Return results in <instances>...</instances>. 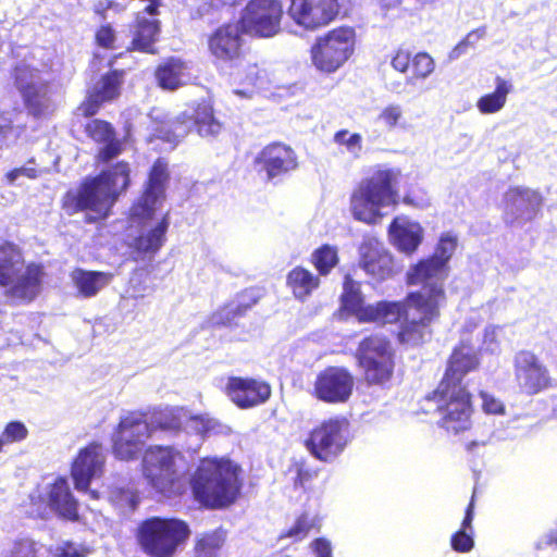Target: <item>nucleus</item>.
Returning a JSON list of instances; mask_svg holds the SVG:
<instances>
[{
	"mask_svg": "<svg viewBox=\"0 0 557 557\" xmlns=\"http://www.w3.org/2000/svg\"><path fill=\"white\" fill-rule=\"evenodd\" d=\"M129 185L131 166L122 160L97 175L85 177L77 188L66 190L60 207L67 215L85 212V223H96L111 215L114 205Z\"/></svg>",
	"mask_w": 557,
	"mask_h": 557,
	"instance_id": "f257e3e1",
	"label": "nucleus"
},
{
	"mask_svg": "<svg viewBox=\"0 0 557 557\" xmlns=\"http://www.w3.org/2000/svg\"><path fill=\"white\" fill-rule=\"evenodd\" d=\"M240 471L228 458H202L190 480L194 498L207 509L230 507L240 495Z\"/></svg>",
	"mask_w": 557,
	"mask_h": 557,
	"instance_id": "f03ea898",
	"label": "nucleus"
},
{
	"mask_svg": "<svg viewBox=\"0 0 557 557\" xmlns=\"http://www.w3.org/2000/svg\"><path fill=\"white\" fill-rule=\"evenodd\" d=\"M401 170L377 164L362 178L350 195V211L355 220L372 225L382 220V207H397L400 202L398 184Z\"/></svg>",
	"mask_w": 557,
	"mask_h": 557,
	"instance_id": "7ed1b4c3",
	"label": "nucleus"
},
{
	"mask_svg": "<svg viewBox=\"0 0 557 557\" xmlns=\"http://www.w3.org/2000/svg\"><path fill=\"white\" fill-rule=\"evenodd\" d=\"M23 264V253L17 245L7 240L0 243V286L7 287V297L29 304L41 293L46 272L44 264L29 262L18 275Z\"/></svg>",
	"mask_w": 557,
	"mask_h": 557,
	"instance_id": "20e7f679",
	"label": "nucleus"
},
{
	"mask_svg": "<svg viewBox=\"0 0 557 557\" xmlns=\"http://www.w3.org/2000/svg\"><path fill=\"white\" fill-rule=\"evenodd\" d=\"M190 534V528L185 520L152 516L138 523L135 540L148 557H174Z\"/></svg>",
	"mask_w": 557,
	"mask_h": 557,
	"instance_id": "39448f33",
	"label": "nucleus"
},
{
	"mask_svg": "<svg viewBox=\"0 0 557 557\" xmlns=\"http://www.w3.org/2000/svg\"><path fill=\"white\" fill-rule=\"evenodd\" d=\"M424 400L434 406L437 425L447 433L458 435L472 428L473 396L468 386L438 382Z\"/></svg>",
	"mask_w": 557,
	"mask_h": 557,
	"instance_id": "423d86ee",
	"label": "nucleus"
},
{
	"mask_svg": "<svg viewBox=\"0 0 557 557\" xmlns=\"http://www.w3.org/2000/svg\"><path fill=\"white\" fill-rule=\"evenodd\" d=\"M223 128V123L215 114L214 101L208 97L195 101L190 106V112L184 111L174 120L161 124L157 136L163 141L176 145L191 129L202 138H215Z\"/></svg>",
	"mask_w": 557,
	"mask_h": 557,
	"instance_id": "0eeeda50",
	"label": "nucleus"
},
{
	"mask_svg": "<svg viewBox=\"0 0 557 557\" xmlns=\"http://www.w3.org/2000/svg\"><path fill=\"white\" fill-rule=\"evenodd\" d=\"M182 453L170 445H150L144 450L141 473L159 494L173 497L182 494L178 463Z\"/></svg>",
	"mask_w": 557,
	"mask_h": 557,
	"instance_id": "6e6552de",
	"label": "nucleus"
},
{
	"mask_svg": "<svg viewBox=\"0 0 557 557\" xmlns=\"http://www.w3.org/2000/svg\"><path fill=\"white\" fill-rule=\"evenodd\" d=\"M349 422L345 417H331L313 426L307 438L305 447L322 462L334 461L348 444Z\"/></svg>",
	"mask_w": 557,
	"mask_h": 557,
	"instance_id": "1a4fd4ad",
	"label": "nucleus"
},
{
	"mask_svg": "<svg viewBox=\"0 0 557 557\" xmlns=\"http://www.w3.org/2000/svg\"><path fill=\"white\" fill-rule=\"evenodd\" d=\"M152 429L141 411H131L121 417L112 433V454L124 461L137 459L144 445L151 437Z\"/></svg>",
	"mask_w": 557,
	"mask_h": 557,
	"instance_id": "9d476101",
	"label": "nucleus"
},
{
	"mask_svg": "<svg viewBox=\"0 0 557 557\" xmlns=\"http://www.w3.org/2000/svg\"><path fill=\"white\" fill-rule=\"evenodd\" d=\"M355 45V32L342 27L320 38L311 49L317 70H338L351 55Z\"/></svg>",
	"mask_w": 557,
	"mask_h": 557,
	"instance_id": "9b49d317",
	"label": "nucleus"
},
{
	"mask_svg": "<svg viewBox=\"0 0 557 557\" xmlns=\"http://www.w3.org/2000/svg\"><path fill=\"white\" fill-rule=\"evenodd\" d=\"M355 384V375L348 368L327 366L317 374L312 395L326 404H345L351 398Z\"/></svg>",
	"mask_w": 557,
	"mask_h": 557,
	"instance_id": "f8f14e48",
	"label": "nucleus"
},
{
	"mask_svg": "<svg viewBox=\"0 0 557 557\" xmlns=\"http://www.w3.org/2000/svg\"><path fill=\"white\" fill-rule=\"evenodd\" d=\"M283 7L280 0H250L242 15V28L259 37H272L280 30Z\"/></svg>",
	"mask_w": 557,
	"mask_h": 557,
	"instance_id": "ddd939ff",
	"label": "nucleus"
},
{
	"mask_svg": "<svg viewBox=\"0 0 557 557\" xmlns=\"http://www.w3.org/2000/svg\"><path fill=\"white\" fill-rule=\"evenodd\" d=\"M224 394L242 410L264 405L272 396L269 382L252 376L232 375L227 377Z\"/></svg>",
	"mask_w": 557,
	"mask_h": 557,
	"instance_id": "4468645a",
	"label": "nucleus"
},
{
	"mask_svg": "<svg viewBox=\"0 0 557 557\" xmlns=\"http://www.w3.org/2000/svg\"><path fill=\"white\" fill-rule=\"evenodd\" d=\"M171 173L165 158H158L152 163L140 200L133 205L132 215L139 220H150L154 215L158 199L165 195Z\"/></svg>",
	"mask_w": 557,
	"mask_h": 557,
	"instance_id": "2eb2a0df",
	"label": "nucleus"
},
{
	"mask_svg": "<svg viewBox=\"0 0 557 557\" xmlns=\"http://www.w3.org/2000/svg\"><path fill=\"white\" fill-rule=\"evenodd\" d=\"M337 0H290L288 16L306 29L327 25L338 14Z\"/></svg>",
	"mask_w": 557,
	"mask_h": 557,
	"instance_id": "dca6fc26",
	"label": "nucleus"
},
{
	"mask_svg": "<svg viewBox=\"0 0 557 557\" xmlns=\"http://www.w3.org/2000/svg\"><path fill=\"white\" fill-rule=\"evenodd\" d=\"M515 376L519 387L528 395H535L553 385L547 368L531 351L522 350L515 359Z\"/></svg>",
	"mask_w": 557,
	"mask_h": 557,
	"instance_id": "f3484780",
	"label": "nucleus"
},
{
	"mask_svg": "<svg viewBox=\"0 0 557 557\" xmlns=\"http://www.w3.org/2000/svg\"><path fill=\"white\" fill-rule=\"evenodd\" d=\"M259 171L265 173L268 181L282 177L298 168V158L295 150L282 141L265 145L255 158Z\"/></svg>",
	"mask_w": 557,
	"mask_h": 557,
	"instance_id": "a211bd4d",
	"label": "nucleus"
},
{
	"mask_svg": "<svg viewBox=\"0 0 557 557\" xmlns=\"http://www.w3.org/2000/svg\"><path fill=\"white\" fill-rule=\"evenodd\" d=\"M480 356L470 341H460L449 354L443 376L438 382L467 386L463 379L467 374L479 370Z\"/></svg>",
	"mask_w": 557,
	"mask_h": 557,
	"instance_id": "6ab92c4d",
	"label": "nucleus"
},
{
	"mask_svg": "<svg viewBox=\"0 0 557 557\" xmlns=\"http://www.w3.org/2000/svg\"><path fill=\"white\" fill-rule=\"evenodd\" d=\"M124 72H106L88 89L86 98L78 110L84 117H92L101 107L119 98Z\"/></svg>",
	"mask_w": 557,
	"mask_h": 557,
	"instance_id": "aec40b11",
	"label": "nucleus"
},
{
	"mask_svg": "<svg viewBox=\"0 0 557 557\" xmlns=\"http://www.w3.org/2000/svg\"><path fill=\"white\" fill-rule=\"evenodd\" d=\"M104 462L106 457L100 443L91 442L82 448L71 468L75 488L77 491H87L91 480L102 474Z\"/></svg>",
	"mask_w": 557,
	"mask_h": 557,
	"instance_id": "412c9836",
	"label": "nucleus"
},
{
	"mask_svg": "<svg viewBox=\"0 0 557 557\" xmlns=\"http://www.w3.org/2000/svg\"><path fill=\"white\" fill-rule=\"evenodd\" d=\"M359 265L373 280L382 282L394 274V259L382 243L363 240L359 248Z\"/></svg>",
	"mask_w": 557,
	"mask_h": 557,
	"instance_id": "4be33fe9",
	"label": "nucleus"
},
{
	"mask_svg": "<svg viewBox=\"0 0 557 557\" xmlns=\"http://www.w3.org/2000/svg\"><path fill=\"white\" fill-rule=\"evenodd\" d=\"M406 308L418 314V319L429 324L435 323L441 317V308L446 301L445 287L434 285L426 290L409 292L406 297Z\"/></svg>",
	"mask_w": 557,
	"mask_h": 557,
	"instance_id": "5701e85b",
	"label": "nucleus"
},
{
	"mask_svg": "<svg viewBox=\"0 0 557 557\" xmlns=\"http://www.w3.org/2000/svg\"><path fill=\"white\" fill-rule=\"evenodd\" d=\"M388 235L398 251L410 256L421 245L424 232L419 222L410 221L405 215H398L391 222Z\"/></svg>",
	"mask_w": 557,
	"mask_h": 557,
	"instance_id": "b1692460",
	"label": "nucleus"
},
{
	"mask_svg": "<svg viewBox=\"0 0 557 557\" xmlns=\"http://www.w3.org/2000/svg\"><path fill=\"white\" fill-rule=\"evenodd\" d=\"M242 24H226L215 30L209 40L212 54L221 61H234L242 53Z\"/></svg>",
	"mask_w": 557,
	"mask_h": 557,
	"instance_id": "393cba45",
	"label": "nucleus"
},
{
	"mask_svg": "<svg viewBox=\"0 0 557 557\" xmlns=\"http://www.w3.org/2000/svg\"><path fill=\"white\" fill-rule=\"evenodd\" d=\"M449 267L425 257L412 264L406 273L407 285H421L422 290L432 288L434 285H443L448 277Z\"/></svg>",
	"mask_w": 557,
	"mask_h": 557,
	"instance_id": "a878e982",
	"label": "nucleus"
},
{
	"mask_svg": "<svg viewBox=\"0 0 557 557\" xmlns=\"http://www.w3.org/2000/svg\"><path fill=\"white\" fill-rule=\"evenodd\" d=\"M48 505L62 519L76 522L79 520L78 502L71 493L67 481L57 478L48 490Z\"/></svg>",
	"mask_w": 557,
	"mask_h": 557,
	"instance_id": "bb28decb",
	"label": "nucleus"
},
{
	"mask_svg": "<svg viewBox=\"0 0 557 557\" xmlns=\"http://www.w3.org/2000/svg\"><path fill=\"white\" fill-rule=\"evenodd\" d=\"M355 357L357 364L396 359V351L391 339L382 333H371L358 343Z\"/></svg>",
	"mask_w": 557,
	"mask_h": 557,
	"instance_id": "cd10ccee",
	"label": "nucleus"
},
{
	"mask_svg": "<svg viewBox=\"0 0 557 557\" xmlns=\"http://www.w3.org/2000/svg\"><path fill=\"white\" fill-rule=\"evenodd\" d=\"M169 226V216L165 214L154 227L133 238L129 244L131 251L141 259L153 258L166 242Z\"/></svg>",
	"mask_w": 557,
	"mask_h": 557,
	"instance_id": "c85d7f7f",
	"label": "nucleus"
},
{
	"mask_svg": "<svg viewBox=\"0 0 557 557\" xmlns=\"http://www.w3.org/2000/svg\"><path fill=\"white\" fill-rule=\"evenodd\" d=\"M370 304L367 305L359 282L346 274L343 280V290L339 296V310L356 318L359 323H364Z\"/></svg>",
	"mask_w": 557,
	"mask_h": 557,
	"instance_id": "c756f323",
	"label": "nucleus"
},
{
	"mask_svg": "<svg viewBox=\"0 0 557 557\" xmlns=\"http://www.w3.org/2000/svg\"><path fill=\"white\" fill-rule=\"evenodd\" d=\"M147 13L139 12L133 27L132 45L135 50L152 52V47L160 35V21L156 16H146Z\"/></svg>",
	"mask_w": 557,
	"mask_h": 557,
	"instance_id": "7c9ffc66",
	"label": "nucleus"
},
{
	"mask_svg": "<svg viewBox=\"0 0 557 557\" xmlns=\"http://www.w3.org/2000/svg\"><path fill=\"white\" fill-rule=\"evenodd\" d=\"M113 278V274L102 271H87L75 269L72 281L81 296L91 298L106 287Z\"/></svg>",
	"mask_w": 557,
	"mask_h": 557,
	"instance_id": "2f4dec72",
	"label": "nucleus"
},
{
	"mask_svg": "<svg viewBox=\"0 0 557 557\" xmlns=\"http://www.w3.org/2000/svg\"><path fill=\"white\" fill-rule=\"evenodd\" d=\"M407 317L406 301L380 300L370 304L369 312L364 323L380 325L395 324Z\"/></svg>",
	"mask_w": 557,
	"mask_h": 557,
	"instance_id": "473e14b6",
	"label": "nucleus"
},
{
	"mask_svg": "<svg viewBox=\"0 0 557 557\" xmlns=\"http://www.w3.org/2000/svg\"><path fill=\"white\" fill-rule=\"evenodd\" d=\"M286 286L296 299L306 300L320 286L319 275L310 270L297 265L286 275Z\"/></svg>",
	"mask_w": 557,
	"mask_h": 557,
	"instance_id": "72a5a7b5",
	"label": "nucleus"
},
{
	"mask_svg": "<svg viewBox=\"0 0 557 557\" xmlns=\"http://www.w3.org/2000/svg\"><path fill=\"white\" fill-rule=\"evenodd\" d=\"M432 325L419 319H406L398 327L396 339L405 347H418L432 338Z\"/></svg>",
	"mask_w": 557,
	"mask_h": 557,
	"instance_id": "f704fd0d",
	"label": "nucleus"
},
{
	"mask_svg": "<svg viewBox=\"0 0 557 557\" xmlns=\"http://www.w3.org/2000/svg\"><path fill=\"white\" fill-rule=\"evenodd\" d=\"M363 381L368 386L386 387L394 377L396 359L373 361L359 364Z\"/></svg>",
	"mask_w": 557,
	"mask_h": 557,
	"instance_id": "c9c22d12",
	"label": "nucleus"
},
{
	"mask_svg": "<svg viewBox=\"0 0 557 557\" xmlns=\"http://www.w3.org/2000/svg\"><path fill=\"white\" fill-rule=\"evenodd\" d=\"M255 302V300L250 302L231 300L212 312L211 321L215 326H235L238 324L239 319L247 314Z\"/></svg>",
	"mask_w": 557,
	"mask_h": 557,
	"instance_id": "e433bc0d",
	"label": "nucleus"
},
{
	"mask_svg": "<svg viewBox=\"0 0 557 557\" xmlns=\"http://www.w3.org/2000/svg\"><path fill=\"white\" fill-rule=\"evenodd\" d=\"M507 200L511 206L524 207L528 211L527 220L535 218L543 203V197L539 191L520 186L510 187L508 189Z\"/></svg>",
	"mask_w": 557,
	"mask_h": 557,
	"instance_id": "4c0bfd02",
	"label": "nucleus"
},
{
	"mask_svg": "<svg viewBox=\"0 0 557 557\" xmlns=\"http://www.w3.org/2000/svg\"><path fill=\"white\" fill-rule=\"evenodd\" d=\"M510 82L497 76L496 88L493 92L482 96L476 107L482 114H492L502 110L506 103L507 95L511 90Z\"/></svg>",
	"mask_w": 557,
	"mask_h": 557,
	"instance_id": "58836bf2",
	"label": "nucleus"
},
{
	"mask_svg": "<svg viewBox=\"0 0 557 557\" xmlns=\"http://www.w3.org/2000/svg\"><path fill=\"white\" fill-rule=\"evenodd\" d=\"M319 520L309 512H301L295 518L293 524L282 531L278 539H290L293 542H300L309 536L311 532H319Z\"/></svg>",
	"mask_w": 557,
	"mask_h": 557,
	"instance_id": "ea45409f",
	"label": "nucleus"
},
{
	"mask_svg": "<svg viewBox=\"0 0 557 557\" xmlns=\"http://www.w3.org/2000/svg\"><path fill=\"white\" fill-rule=\"evenodd\" d=\"M391 64L394 70H434V60L426 52H417L411 54L410 51L398 49L392 58Z\"/></svg>",
	"mask_w": 557,
	"mask_h": 557,
	"instance_id": "a19ab883",
	"label": "nucleus"
},
{
	"mask_svg": "<svg viewBox=\"0 0 557 557\" xmlns=\"http://www.w3.org/2000/svg\"><path fill=\"white\" fill-rule=\"evenodd\" d=\"M224 543L222 530L205 532L195 542L194 557H220Z\"/></svg>",
	"mask_w": 557,
	"mask_h": 557,
	"instance_id": "79ce46f5",
	"label": "nucleus"
},
{
	"mask_svg": "<svg viewBox=\"0 0 557 557\" xmlns=\"http://www.w3.org/2000/svg\"><path fill=\"white\" fill-rule=\"evenodd\" d=\"M339 261L338 250L335 246L324 244L313 250L311 263L319 275L326 276L337 265Z\"/></svg>",
	"mask_w": 557,
	"mask_h": 557,
	"instance_id": "37998d69",
	"label": "nucleus"
},
{
	"mask_svg": "<svg viewBox=\"0 0 557 557\" xmlns=\"http://www.w3.org/2000/svg\"><path fill=\"white\" fill-rule=\"evenodd\" d=\"M85 134L95 143L101 144L116 135L113 125L101 119H92L84 126Z\"/></svg>",
	"mask_w": 557,
	"mask_h": 557,
	"instance_id": "c03bdc74",
	"label": "nucleus"
},
{
	"mask_svg": "<svg viewBox=\"0 0 557 557\" xmlns=\"http://www.w3.org/2000/svg\"><path fill=\"white\" fill-rule=\"evenodd\" d=\"M41 546L32 537L15 539L3 557H40Z\"/></svg>",
	"mask_w": 557,
	"mask_h": 557,
	"instance_id": "a18cd8bd",
	"label": "nucleus"
},
{
	"mask_svg": "<svg viewBox=\"0 0 557 557\" xmlns=\"http://www.w3.org/2000/svg\"><path fill=\"white\" fill-rule=\"evenodd\" d=\"M194 431L202 437L216 435L223 432V424L206 414H195L190 417Z\"/></svg>",
	"mask_w": 557,
	"mask_h": 557,
	"instance_id": "49530a36",
	"label": "nucleus"
},
{
	"mask_svg": "<svg viewBox=\"0 0 557 557\" xmlns=\"http://www.w3.org/2000/svg\"><path fill=\"white\" fill-rule=\"evenodd\" d=\"M288 471L295 474L294 486L300 488H307L318 474V471L311 468L304 459L294 461Z\"/></svg>",
	"mask_w": 557,
	"mask_h": 557,
	"instance_id": "de8ad7c7",
	"label": "nucleus"
},
{
	"mask_svg": "<svg viewBox=\"0 0 557 557\" xmlns=\"http://www.w3.org/2000/svg\"><path fill=\"white\" fill-rule=\"evenodd\" d=\"M333 140L336 145L345 147L355 157H359L362 151V136L359 133L339 129L334 134Z\"/></svg>",
	"mask_w": 557,
	"mask_h": 557,
	"instance_id": "09e8293b",
	"label": "nucleus"
},
{
	"mask_svg": "<svg viewBox=\"0 0 557 557\" xmlns=\"http://www.w3.org/2000/svg\"><path fill=\"white\" fill-rule=\"evenodd\" d=\"M457 239L448 234L442 235L435 246L433 253L430 256L434 260L449 267V260L456 250Z\"/></svg>",
	"mask_w": 557,
	"mask_h": 557,
	"instance_id": "8fccbe9b",
	"label": "nucleus"
},
{
	"mask_svg": "<svg viewBox=\"0 0 557 557\" xmlns=\"http://www.w3.org/2000/svg\"><path fill=\"white\" fill-rule=\"evenodd\" d=\"M111 498L115 506L125 511L136 510L140 502L138 492L123 487H119L112 491Z\"/></svg>",
	"mask_w": 557,
	"mask_h": 557,
	"instance_id": "3c124183",
	"label": "nucleus"
},
{
	"mask_svg": "<svg viewBox=\"0 0 557 557\" xmlns=\"http://www.w3.org/2000/svg\"><path fill=\"white\" fill-rule=\"evenodd\" d=\"M158 86L166 91H174L187 84L182 77V72H156Z\"/></svg>",
	"mask_w": 557,
	"mask_h": 557,
	"instance_id": "603ef678",
	"label": "nucleus"
},
{
	"mask_svg": "<svg viewBox=\"0 0 557 557\" xmlns=\"http://www.w3.org/2000/svg\"><path fill=\"white\" fill-rule=\"evenodd\" d=\"M89 554V547L76 545L72 541H65L54 552H51L48 557H87Z\"/></svg>",
	"mask_w": 557,
	"mask_h": 557,
	"instance_id": "864d4df0",
	"label": "nucleus"
},
{
	"mask_svg": "<svg viewBox=\"0 0 557 557\" xmlns=\"http://www.w3.org/2000/svg\"><path fill=\"white\" fill-rule=\"evenodd\" d=\"M459 529L450 537V546L457 553H469L474 547L472 531Z\"/></svg>",
	"mask_w": 557,
	"mask_h": 557,
	"instance_id": "5fc2aeb1",
	"label": "nucleus"
},
{
	"mask_svg": "<svg viewBox=\"0 0 557 557\" xmlns=\"http://www.w3.org/2000/svg\"><path fill=\"white\" fill-rule=\"evenodd\" d=\"M1 434L8 444H13L24 441L28 436V430L21 421H10L5 424Z\"/></svg>",
	"mask_w": 557,
	"mask_h": 557,
	"instance_id": "6e6d98bb",
	"label": "nucleus"
},
{
	"mask_svg": "<svg viewBox=\"0 0 557 557\" xmlns=\"http://www.w3.org/2000/svg\"><path fill=\"white\" fill-rule=\"evenodd\" d=\"M104 146L99 149L97 160L101 163H108L116 158L123 150L122 143L116 138V135L102 143Z\"/></svg>",
	"mask_w": 557,
	"mask_h": 557,
	"instance_id": "4d7b16f0",
	"label": "nucleus"
},
{
	"mask_svg": "<svg viewBox=\"0 0 557 557\" xmlns=\"http://www.w3.org/2000/svg\"><path fill=\"white\" fill-rule=\"evenodd\" d=\"M479 396L482 399V410L487 414H503L505 413V405L494 395L481 391Z\"/></svg>",
	"mask_w": 557,
	"mask_h": 557,
	"instance_id": "13d9d810",
	"label": "nucleus"
},
{
	"mask_svg": "<svg viewBox=\"0 0 557 557\" xmlns=\"http://www.w3.org/2000/svg\"><path fill=\"white\" fill-rule=\"evenodd\" d=\"M401 115L403 110L400 106L389 104L381 111L379 119L382 120L388 128H395Z\"/></svg>",
	"mask_w": 557,
	"mask_h": 557,
	"instance_id": "bf43d9fd",
	"label": "nucleus"
},
{
	"mask_svg": "<svg viewBox=\"0 0 557 557\" xmlns=\"http://www.w3.org/2000/svg\"><path fill=\"white\" fill-rule=\"evenodd\" d=\"M24 102L27 109L34 114L35 116H39L44 112V106L39 101L36 92H34V88L30 86H27L23 92Z\"/></svg>",
	"mask_w": 557,
	"mask_h": 557,
	"instance_id": "052dcab7",
	"label": "nucleus"
},
{
	"mask_svg": "<svg viewBox=\"0 0 557 557\" xmlns=\"http://www.w3.org/2000/svg\"><path fill=\"white\" fill-rule=\"evenodd\" d=\"M115 41V32L110 24H104L96 32V42L103 47L110 48Z\"/></svg>",
	"mask_w": 557,
	"mask_h": 557,
	"instance_id": "680f3d73",
	"label": "nucleus"
},
{
	"mask_svg": "<svg viewBox=\"0 0 557 557\" xmlns=\"http://www.w3.org/2000/svg\"><path fill=\"white\" fill-rule=\"evenodd\" d=\"M315 557H332V545L325 537H317L310 543Z\"/></svg>",
	"mask_w": 557,
	"mask_h": 557,
	"instance_id": "e2e57ef3",
	"label": "nucleus"
},
{
	"mask_svg": "<svg viewBox=\"0 0 557 557\" xmlns=\"http://www.w3.org/2000/svg\"><path fill=\"white\" fill-rule=\"evenodd\" d=\"M109 10L120 11L122 7L112 0H96L94 3V12L99 15L102 21L108 18L107 12Z\"/></svg>",
	"mask_w": 557,
	"mask_h": 557,
	"instance_id": "0e129e2a",
	"label": "nucleus"
},
{
	"mask_svg": "<svg viewBox=\"0 0 557 557\" xmlns=\"http://www.w3.org/2000/svg\"><path fill=\"white\" fill-rule=\"evenodd\" d=\"M474 506H475V491H473L471 499L465 510V517L461 521V528L465 530L472 531V520L474 517Z\"/></svg>",
	"mask_w": 557,
	"mask_h": 557,
	"instance_id": "69168bd1",
	"label": "nucleus"
},
{
	"mask_svg": "<svg viewBox=\"0 0 557 557\" xmlns=\"http://www.w3.org/2000/svg\"><path fill=\"white\" fill-rule=\"evenodd\" d=\"M486 35V28L485 27H479L474 30H471L468 33V35L462 39V41L466 44V46L470 49H473L475 45L484 38Z\"/></svg>",
	"mask_w": 557,
	"mask_h": 557,
	"instance_id": "338daca9",
	"label": "nucleus"
},
{
	"mask_svg": "<svg viewBox=\"0 0 557 557\" xmlns=\"http://www.w3.org/2000/svg\"><path fill=\"white\" fill-rule=\"evenodd\" d=\"M158 424L160 429L169 431H178L182 426L181 421L173 416L165 418L164 420H160Z\"/></svg>",
	"mask_w": 557,
	"mask_h": 557,
	"instance_id": "774afa93",
	"label": "nucleus"
}]
</instances>
